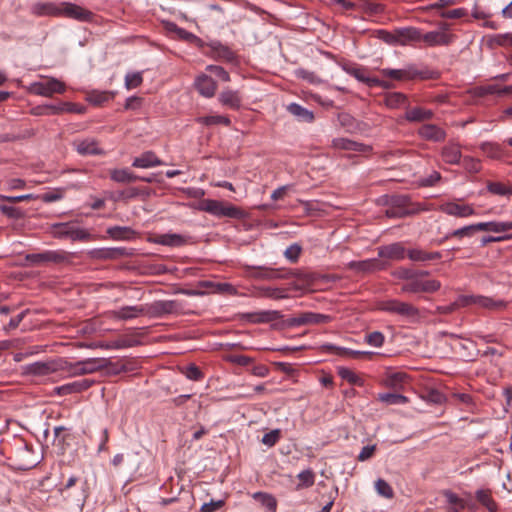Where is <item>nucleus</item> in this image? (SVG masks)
Masks as SVG:
<instances>
[{"label": "nucleus", "instance_id": "obj_19", "mask_svg": "<svg viewBox=\"0 0 512 512\" xmlns=\"http://www.w3.org/2000/svg\"><path fill=\"white\" fill-rule=\"evenodd\" d=\"M195 87L202 96L211 98L215 95L217 83L212 77L202 74L195 79Z\"/></svg>", "mask_w": 512, "mask_h": 512}, {"label": "nucleus", "instance_id": "obj_29", "mask_svg": "<svg viewBox=\"0 0 512 512\" xmlns=\"http://www.w3.org/2000/svg\"><path fill=\"white\" fill-rule=\"evenodd\" d=\"M442 159L447 164H459L461 161V150L458 144L450 143L442 148Z\"/></svg>", "mask_w": 512, "mask_h": 512}, {"label": "nucleus", "instance_id": "obj_15", "mask_svg": "<svg viewBox=\"0 0 512 512\" xmlns=\"http://www.w3.org/2000/svg\"><path fill=\"white\" fill-rule=\"evenodd\" d=\"M439 210L449 216L466 218L475 214L474 208L469 204H458L456 202H446L439 206Z\"/></svg>", "mask_w": 512, "mask_h": 512}, {"label": "nucleus", "instance_id": "obj_54", "mask_svg": "<svg viewBox=\"0 0 512 512\" xmlns=\"http://www.w3.org/2000/svg\"><path fill=\"white\" fill-rule=\"evenodd\" d=\"M480 299H482V295H460L455 304L457 306H470V305H480Z\"/></svg>", "mask_w": 512, "mask_h": 512}, {"label": "nucleus", "instance_id": "obj_41", "mask_svg": "<svg viewBox=\"0 0 512 512\" xmlns=\"http://www.w3.org/2000/svg\"><path fill=\"white\" fill-rule=\"evenodd\" d=\"M297 478L299 483L296 485L297 490L312 487L315 483V473L311 468L301 471Z\"/></svg>", "mask_w": 512, "mask_h": 512}, {"label": "nucleus", "instance_id": "obj_43", "mask_svg": "<svg viewBox=\"0 0 512 512\" xmlns=\"http://www.w3.org/2000/svg\"><path fill=\"white\" fill-rule=\"evenodd\" d=\"M378 400L387 405L405 404L408 402V398L402 394L397 393H380Z\"/></svg>", "mask_w": 512, "mask_h": 512}, {"label": "nucleus", "instance_id": "obj_47", "mask_svg": "<svg viewBox=\"0 0 512 512\" xmlns=\"http://www.w3.org/2000/svg\"><path fill=\"white\" fill-rule=\"evenodd\" d=\"M0 212L10 219L19 220L25 217V212L19 208L11 205L1 204Z\"/></svg>", "mask_w": 512, "mask_h": 512}, {"label": "nucleus", "instance_id": "obj_37", "mask_svg": "<svg viewBox=\"0 0 512 512\" xmlns=\"http://www.w3.org/2000/svg\"><path fill=\"white\" fill-rule=\"evenodd\" d=\"M253 498L264 506L269 512H276L277 500L276 498L266 492H256L253 494Z\"/></svg>", "mask_w": 512, "mask_h": 512}, {"label": "nucleus", "instance_id": "obj_30", "mask_svg": "<svg viewBox=\"0 0 512 512\" xmlns=\"http://www.w3.org/2000/svg\"><path fill=\"white\" fill-rule=\"evenodd\" d=\"M292 272L287 269L259 268L256 276L262 279H289Z\"/></svg>", "mask_w": 512, "mask_h": 512}, {"label": "nucleus", "instance_id": "obj_58", "mask_svg": "<svg viewBox=\"0 0 512 512\" xmlns=\"http://www.w3.org/2000/svg\"><path fill=\"white\" fill-rule=\"evenodd\" d=\"M391 275L399 280H405L409 282L414 278V269L407 267H398L391 272Z\"/></svg>", "mask_w": 512, "mask_h": 512}, {"label": "nucleus", "instance_id": "obj_42", "mask_svg": "<svg viewBox=\"0 0 512 512\" xmlns=\"http://www.w3.org/2000/svg\"><path fill=\"white\" fill-rule=\"evenodd\" d=\"M198 122L201 124H204L206 126H213V125H224V126H230L231 120L227 116L223 115H209L198 118Z\"/></svg>", "mask_w": 512, "mask_h": 512}, {"label": "nucleus", "instance_id": "obj_22", "mask_svg": "<svg viewBox=\"0 0 512 512\" xmlns=\"http://www.w3.org/2000/svg\"><path fill=\"white\" fill-rule=\"evenodd\" d=\"M92 385V381L88 379L76 380L71 383L64 384L55 388L58 395L65 396L74 393H80L87 390Z\"/></svg>", "mask_w": 512, "mask_h": 512}, {"label": "nucleus", "instance_id": "obj_56", "mask_svg": "<svg viewBox=\"0 0 512 512\" xmlns=\"http://www.w3.org/2000/svg\"><path fill=\"white\" fill-rule=\"evenodd\" d=\"M289 270L292 272L290 278H296L304 285H311L316 280L315 275L312 273L304 272L301 270Z\"/></svg>", "mask_w": 512, "mask_h": 512}, {"label": "nucleus", "instance_id": "obj_25", "mask_svg": "<svg viewBox=\"0 0 512 512\" xmlns=\"http://www.w3.org/2000/svg\"><path fill=\"white\" fill-rule=\"evenodd\" d=\"M113 317L119 320H130L145 314V306H123L112 312Z\"/></svg>", "mask_w": 512, "mask_h": 512}, {"label": "nucleus", "instance_id": "obj_34", "mask_svg": "<svg viewBox=\"0 0 512 512\" xmlns=\"http://www.w3.org/2000/svg\"><path fill=\"white\" fill-rule=\"evenodd\" d=\"M477 231H479V229L477 228V223L467 225V226L461 227L459 229H456V230H453V231L447 233L442 239H440L438 241V244H442L444 241H446L450 238H453V237H455V238L470 237Z\"/></svg>", "mask_w": 512, "mask_h": 512}, {"label": "nucleus", "instance_id": "obj_63", "mask_svg": "<svg viewBox=\"0 0 512 512\" xmlns=\"http://www.w3.org/2000/svg\"><path fill=\"white\" fill-rule=\"evenodd\" d=\"M302 248L298 244L290 245L284 252V256L292 263L298 261Z\"/></svg>", "mask_w": 512, "mask_h": 512}, {"label": "nucleus", "instance_id": "obj_4", "mask_svg": "<svg viewBox=\"0 0 512 512\" xmlns=\"http://www.w3.org/2000/svg\"><path fill=\"white\" fill-rule=\"evenodd\" d=\"M56 238H69L72 241H90L92 236L88 230L77 227L73 222L56 223L52 226Z\"/></svg>", "mask_w": 512, "mask_h": 512}, {"label": "nucleus", "instance_id": "obj_23", "mask_svg": "<svg viewBox=\"0 0 512 512\" xmlns=\"http://www.w3.org/2000/svg\"><path fill=\"white\" fill-rule=\"evenodd\" d=\"M396 40L398 45H407L410 42L421 41L422 34L415 27H405L396 29Z\"/></svg>", "mask_w": 512, "mask_h": 512}, {"label": "nucleus", "instance_id": "obj_64", "mask_svg": "<svg viewBox=\"0 0 512 512\" xmlns=\"http://www.w3.org/2000/svg\"><path fill=\"white\" fill-rule=\"evenodd\" d=\"M463 167L470 173H478L481 169L480 162L473 157L465 156L462 161Z\"/></svg>", "mask_w": 512, "mask_h": 512}, {"label": "nucleus", "instance_id": "obj_62", "mask_svg": "<svg viewBox=\"0 0 512 512\" xmlns=\"http://www.w3.org/2000/svg\"><path fill=\"white\" fill-rule=\"evenodd\" d=\"M294 74L297 78L306 80L309 83H318L320 81L319 77L312 71H309L304 68H297L294 71Z\"/></svg>", "mask_w": 512, "mask_h": 512}, {"label": "nucleus", "instance_id": "obj_59", "mask_svg": "<svg viewBox=\"0 0 512 512\" xmlns=\"http://www.w3.org/2000/svg\"><path fill=\"white\" fill-rule=\"evenodd\" d=\"M142 82V72L128 73L125 76V86L127 89L137 88L142 84Z\"/></svg>", "mask_w": 512, "mask_h": 512}, {"label": "nucleus", "instance_id": "obj_1", "mask_svg": "<svg viewBox=\"0 0 512 512\" xmlns=\"http://www.w3.org/2000/svg\"><path fill=\"white\" fill-rule=\"evenodd\" d=\"M199 211L209 213L210 215L217 218H230V219H243L245 212L228 202L214 200V199H202L197 206Z\"/></svg>", "mask_w": 512, "mask_h": 512}, {"label": "nucleus", "instance_id": "obj_40", "mask_svg": "<svg viewBox=\"0 0 512 512\" xmlns=\"http://www.w3.org/2000/svg\"><path fill=\"white\" fill-rule=\"evenodd\" d=\"M385 105L389 108H399L407 103V97L400 92L387 93L384 98Z\"/></svg>", "mask_w": 512, "mask_h": 512}, {"label": "nucleus", "instance_id": "obj_16", "mask_svg": "<svg viewBox=\"0 0 512 512\" xmlns=\"http://www.w3.org/2000/svg\"><path fill=\"white\" fill-rule=\"evenodd\" d=\"M406 249L401 242L380 246L378 248V256L390 260L401 261L405 258Z\"/></svg>", "mask_w": 512, "mask_h": 512}, {"label": "nucleus", "instance_id": "obj_17", "mask_svg": "<svg viewBox=\"0 0 512 512\" xmlns=\"http://www.w3.org/2000/svg\"><path fill=\"white\" fill-rule=\"evenodd\" d=\"M331 146L334 149L338 150L354 151L361 153H366L372 150L371 146L348 138H334L332 140Z\"/></svg>", "mask_w": 512, "mask_h": 512}, {"label": "nucleus", "instance_id": "obj_2", "mask_svg": "<svg viewBox=\"0 0 512 512\" xmlns=\"http://www.w3.org/2000/svg\"><path fill=\"white\" fill-rule=\"evenodd\" d=\"M381 74L398 81L415 79L428 80L437 79L439 77L437 71L427 67H418L414 64L408 65L402 69L385 68L381 70Z\"/></svg>", "mask_w": 512, "mask_h": 512}, {"label": "nucleus", "instance_id": "obj_27", "mask_svg": "<svg viewBox=\"0 0 512 512\" xmlns=\"http://www.w3.org/2000/svg\"><path fill=\"white\" fill-rule=\"evenodd\" d=\"M219 102L233 110H238L241 106V96L238 91L226 89L219 94Z\"/></svg>", "mask_w": 512, "mask_h": 512}, {"label": "nucleus", "instance_id": "obj_55", "mask_svg": "<svg viewBox=\"0 0 512 512\" xmlns=\"http://www.w3.org/2000/svg\"><path fill=\"white\" fill-rule=\"evenodd\" d=\"M289 270L292 272L290 278H296L304 285H311L316 280L315 275L312 273L304 272L301 270Z\"/></svg>", "mask_w": 512, "mask_h": 512}, {"label": "nucleus", "instance_id": "obj_6", "mask_svg": "<svg viewBox=\"0 0 512 512\" xmlns=\"http://www.w3.org/2000/svg\"><path fill=\"white\" fill-rule=\"evenodd\" d=\"M106 364L107 360L104 358H88L75 363L67 361L66 372L73 376L91 374L103 369Z\"/></svg>", "mask_w": 512, "mask_h": 512}, {"label": "nucleus", "instance_id": "obj_11", "mask_svg": "<svg viewBox=\"0 0 512 512\" xmlns=\"http://www.w3.org/2000/svg\"><path fill=\"white\" fill-rule=\"evenodd\" d=\"M67 253L64 251H44L42 253H30L25 255V260L30 266H38L43 263H62L67 260Z\"/></svg>", "mask_w": 512, "mask_h": 512}, {"label": "nucleus", "instance_id": "obj_12", "mask_svg": "<svg viewBox=\"0 0 512 512\" xmlns=\"http://www.w3.org/2000/svg\"><path fill=\"white\" fill-rule=\"evenodd\" d=\"M192 237L177 233L157 234L150 238V242L168 247H182L192 243Z\"/></svg>", "mask_w": 512, "mask_h": 512}, {"label": "nucleus", "instance_id": "obj_48", "mask_svg": "<svg viewBox=\"0 0 512 512\" xmlns=\"http://www.w3.org/2000/svg\"><path fill=\"white\" fill-rule=\"evenodd\" d=\"M348 268L357 272L373 273L372 259L351 261L348 263Z\"/></svg>", "mask_w": 512, "mask_h": 512}, {"label": "nucleus", "instance_id": "obj_53", "mask_svg": "<svg viewBox=\"0 0 512 512\" xmlns=\"http://www.w3.org/2000/svg\"><path fill=\"white\" fill-rule=\"evenodd\" d=\"M443 495L449 504L455 505V506L459 507V509H465L466 507H468L466 502L462 498H460L456 493L452 492L451 490L443 491ZM469 508H470V506H469ZM472 508H473V506H471V509Z\"/></svg>", "mask_w": 512, "mask_h": 512}, {"label": "nucleus", "instance_id": "obj_49", "mask_svg": "<svg viewBox=\"0 0 512 512\" xmlns=\"http://www.w3.org/2000/svg\"><path fill=\"white\" fill-rule=\"evenodd\" d=\"M345 71L351 76L355 77L358 81L365 83L367 86L370 83L371 77L365 74V69L358 66L345 67Z\"/></svg>", "mask_w": 512, "mask_h": 512}, {"label": "nucleus", "instance_id": "obj_7", "mask_svg": "<svg viewBox=\"0 0 512 512\" xmlns=\"http://www.w3.org/2000/svg\"><path fill=\"white\" fill-rule=\"evenodd\" d=\"M441 288L440 281L436 279L412 278L401 286V292L407 294L434 293Z\"/></svg>", "mask_w": 512, "mask_h": 512}, {"label": "nucleus", "instance_id": "obj_10", "mask_svg": "<svg viewBox=\"0 0 512 512\" xmlns=\"http://www.w3.org/2000/svg\"><path fill=\"white\" fill-rule=\"evenodd\" d=\"M60 16L80 22H92L94 19L92 11L71 2L60 3Z\"/></svg>", "mask_w": 512, "mask_h": 512}, {"label": "nucleus", "instance_id": "obj_46", "mask_svg": "<svg viewBox=\"0 0 512 512\" xmlns=\"http://www.w3.org/2000/svg\"><path fill=\"white\" fill-rule=\"evenodd\" d=\"M406 378L407 375L403 372H393L387 376L385 384L390 388L399 389L405 382Z\"/></svg>", "mask_w": 512, "mask_h": 512}, {"label": "nucleus", "instance_id": "obj_39", "mask_svg": "<svg viewBox=\"0 0 512 512\" xmlns=\"http://www.w3.org/2000/svg\"><path fill=\"white\" fill-rule=\"evenodd\" d=\"M486 188H487V191L493 195H498V196H511L512 195V187L505 183H502V182L488 181Z\"/></svg>", "mask_w": 512, "mask_h": 512}, {"label": "nucleus", "instance_id": "obj_3", "mask_svg": "<svg viewBox=\"0 0 512 512\" xmlns=\"http://www.w3.org/2000/svg\"><path fill=\"white\" fill-rule=\"evenodd\" d=\"M379 309L404 317L410 322H418L421 318L420 310L416 306L398 299H388L380 302Z\"/></svg>", "mask_w": 512, "mask_h": 512}, {"label": "nucleus", "instance_id": "obj_14", "mask_svg": "<svg viewBox=\"0 0 512 512\" xmlns=\"http://www.w3.org/2000/svg\"><path fill=\"white\" fill-rule=\"evenodd\" d=\"M281 318V313L276 310H264L240 314V319L249 323H269Z\"/></svg>", "mask_w": 512, "mask_h": 512}, {"label": "nucleus", "instance_id": "obj_57", "mask_svg": "<svg viewBox=\"0 0 512 512\" xmlns=\"http://www.w3.org/2000/svg\"><path fill=\"white\" fill-rule=\"evenodd\" d=\"M385 341V336L380 331H373L365 336V342L374 347H382Z\"/></svg>", "mask_w": 512, "mask_h": 512}, {"label": "nucleus", "instance_id": "obj_32", "mask_svg": "<svg viewBox=\"0 0 512 512\" xmlns=\"http://www.w3.org/2000/svg\"><path fill=\"white\" fill-rule=\"evenodd\" d=\"M476 500L484 506L489 512H497L498 505L495 500L491 496V491L489 489H478L475 492Z\"/></svg>", "mask_w": 512, "mask_h": 512}, {"label": "nucleus", "instance_id": "obj_36", "mask_svg": "<svg viewBox=\"0 0 512 512\" xmlns=\"http://www.w3.org/2000/svg\"><path fill=\"white\" fill-rule=\"evenodd\" d=\"M303 325L310 324H325L332 320V317L327 314L315 313V312H304L301 313Z\"/></svg>", "mask_w": 512, "mask_h": 512}, {"label": "nucleus", "instance_id": "obj_50", "mask_svg": "<svg viewBox=\"0 0 512 512\" xmlns=\"http://www.w3.org/2000/svg\"><path fill=\"white\" fill-rule=\"evenodd\" d=\"M375 488L379 495H381L387 499H391L394 496V491H393L392 487L384 479H378L375 482Z\"/></svg>", "mask_w": 512, "mask_h": 512}, {"label": "nucleus", "instance_id": "obj_60", "mask_svg": "<svg viewBox=\"0 0 512 512\" xmlns=\"http://www.w3.org/2000/svg\"><path fill=\"white\" fill-rule=\"evenodd\" d=\"M431 210L430 206L425 203H412L411 200H409V204L406 206V217L417 215L424 211Z\"/></svg>", "mask_w": 512, "mask_h": 512}, {"label": "nucleus", "instance_id": "obj_61", "mask_svg": "<svg viewBox=\"0 0 512 512\" xmlns=\"http://www.w3.org/2000/svg\"><path fill=\"white\" fill-rule=\"evenodd\" d=\"M262 294L272 299H283L287 297L286 289L276 287H264L262 288Z\"/></svg>", "mask_w": 512, "mask_h": 512}, {"label": "nucleus", "instance_id": "obj_51", "mask_svg": "<svg viewBox=\"0 0 512 512\" xmlns=\"http://www.w3.org/2000/svg\"><path fill=\"white\" fill-rule=\"evenodd\" d=\"M40 198L45 203H52L61 200L64 197V190L62 188H56L52 191L45 192L40 196H36Z\"/></svg>", "mask_w": 512, "mask_h": 512}, {"label": "nucleus", "instance_id": "obj_38", "mask_svg": "<svg viewBox=\"0 0 512 512\" xmlns=\"http://www.w3.org/2000/svg\"><path fill=\"white\" fill-rule=\"evenodd\" d=\"M338 375L351 385L362 387L364 386V380L358 376L354 371L346 367L337 368Z\"/></svg>", "mask_w": 512, "mask_h": 512}, {"label": "nucleus", "instance_id": "obj_5", "mask_svg": "<svg viewBox=\"0 0 512 512\" xmlns=\"http://www.w3.org/2000/svg\"><path fill=\"white\" fill-rule=\"evenodd\" d=\"M183 310L177 300H158L145 306V314L151 318H162L170 314H179Z\"/></svg>", "mask_w": 512, "mask_h": 512}, {"label": "nucleus", "instance_id": "obj_33", "mask_svg": "<svg viewBox=\"0 0 512 512\" xmlns=\"http://www.w3.org/2000/svg\"><path fill=\"white\" fill-rule=\"evenodd\" d=\"M107 233L114 240H131L136 236V232L127 226L109 227Z\"/></svg>", "mask_w": 512, "mask_h": 512}, {"label": "nucleus", "instance_id": "obj_24", "mask_svg": "<svg viewBox=\"0 0 512 512\" xmlns=\"http://www.w3.org/2000/svg\"><path fill=\"white\" fill-rule=\"evenodd\" d=\"M73 145L76 151L83 156L103 154V150L94 139L77 140Z\"/></svg>", "mask_w": 512, "mask_h": 512}, {"label": "nucleus", "instance_id": "obj_28", "mask_svg": "<svg viewBox=\"0 0 512 512\" xmlns=\"http://www.w3.org/2000/svg\"><path fill=\"white\" fill-rule=\"evenodd\" d=\"M287 111L301 122L312 123L315 119L313 111L306 109L298 103H290L287 106Z\"/></svg>", "mask_w": 512, "mask_h": 512}, {"label": "nucleus", "instance_id": "obj_21", "mask_svg": "<svg viewBox=\"0 0 512 512\" xmlns=\"http://www.w3.org/2000/svg\"><path fill=\"white\" fill-rule=\"evenodd\" d=\"M31 13L35 16H60V3L55 2H37L32 5Z\"/></svg>", "mask_w": 512, "mask_h": 512}, {"label": "nucleus", "instance_id": "obj_20", "mask_svg": "<svg viewBox=\"0 0 512 512\" xmlns=\"http://www.w3.org/2000/svg\"><path fill=\"white\" fill-rule=\"evenodd\" d=\"M418 135L427 141L441 142L446 138L445 131L434 124H424L418 129Z\"/></svg>", "mask_w": 512, "mask_h": 512}, {"label": "nucleus", "instance_id": "obj_9", "mask_svg": "<svg viewBox=\"0 0 512 512\" xmlns=\"http://www.w3.org/2000/svg\"><path fill=\"white\" fill-rule=\"evenodd\" d=\"M208 49L209 52H205V54L214 60L233 63L237 59L236 53L228 45L223 44L219 40H209Z\"/></svg>", "mask_w": 512, "mask_h": 512}, {"label": "nucleus", "instance_id": "obj_35", "mask_svg": "<svg viewBox=\"0 0 512 512\" xmlns=\"http://www.w3.org/2000/svg\"><path fill=\"white\" fill-rule=\"evenodd\" d=\"M433 112L431 110L414 107L406 112L405 118L410 122H421L431 119Z\"/></svg>", "mask_w": 512, "mask_h": 512}, {"label": "nucleus", "instance_id": "obj_8", "mask_svg": "<svg viewBox=\"0 0 512 512\" xmlns=\"http://www.w3.org/2000/svg\"><path fill=\"white\" fill-rule=\"evenodd\" d=\"M67 361L63 359L38 361L27 365L26 372L34 376H46L58 371H66Z\"/></svg>", "mask_w": 512, "mask_h": 512}, {"label": "nucleus", "instance_id": "obj_45", "mask_svg": "<svg viewBox=\"0 0 512 512\" xmlns=\"http://www.w3.org/2000/svg\"><path fill=\"white\" fill-rule=\"evenodd\" d=\"M479 307L495 311L502 310L506 307V302L501 299H494L491 297L482 296V299H480Z\"/></svg>", "mask_w": 512, "mask_h": 512}, {"label": "nucleus", "instance_id": "obj_13", "mask_svg": "<svg viewBox=\"0 0 512 512\" xmlns=\"http://www.w3.org/2000/svg\"><path fill=\"white\" fill-rule=\"evenodd\" d=\"M65 91V85L61 81L50 78L46 82H34L31 85V92L45 97H51L55 93H63Z\"/></svg>", "mask_w": 512, "mask_h": 512}, {"label": "nucleus", "instance_id": "obj_18", "mask_svg": "<svg viewBox=\"0 0 512 512\" xmlns=\"http://www.w3.org/2000/svg\"><path fill=\"white\" fill-rule=\"evenodd\" d=\"M429 46H447L454 40V35L444 31H430L421 38Z\"/></svg>", "mask_w": 512, "mask_h": 512}, {"label": "nucleus", "instance_id": "obj_26", "mask_svg": "<svg viewBox=\"0 0 512 512\" xmlns=\"http://www.w3.org/2000/svg\"><path fill=\"white\" fill-rule=\"evenodd\" d=\"M160 165H163V162L153 151H146L142 153L132 162V166L136 168H150Z\"/></svg>", "mask_w": 512, "mask_h": 512}, {"label": "nucleus", "instance_id": "obj_31", "mask_svg": "<svg viewBox=\"0 0 512 512\" xmlns=\"http://www.w3.org/2000/svg\"><path fill=\"white\" fill-rule=\"evenodd\" d=\"M338 122L348 133H356L361 131L362 122L357 121L349 113H339L337 116Z\"/></svg>", "mask_w": 512, "mask_h": 512}, {"label": "nucleus", "instance_id": "obj_52", "mask_svg": "<svg viewBox=\"0 0 512 512\" xmlns=\"http://www.w3.org/2000/svg\"><path fill=\"white\" fill-rule=\"evenodd\" d=\"M113 98V93L108 91H92L89 94L90 102L101 105Z\"/></svg>", "mask_w": 512, "mask_h": 512}, {"label": "nucleus", "instance_id": "obj_44", "mask_svg": "<svg viewBox=\"0 0 512 512\" xmlns=\"http://www.w3.org/2000/svg\"><path fill=\"white\" fill-rule=\"evenodd\" d=\"M480 149L492 159H500L502 156V148L499 144L493 142H483Z\"/></svg>", "mask_w": 512, "mask_h": 512}]
</instances>
